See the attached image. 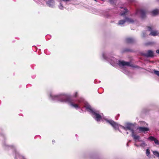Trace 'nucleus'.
Masks as SVG:
<instances>
[{
  "label": "nucleus",
  "mask_w": 159,
  "mask_h": 159,
  "mask_svg": "<svg viewBox=\"0 0 159 159\" xmlns=\"http://www.w3.org/2000/svg\"><path fill=\"white\" fill-rule=\"evenodd\" d=\"M49 97L52 100H57L61 102L67 103L71 107L76 109L81 108L84 104V107L88 111L92 114V116L97 121L104 120L109 123L106 120L108 119L100 115L99 111L93 109L88 104L85 103L83 99L74 100L71 98L70 95L68 94L63 93L58 95H54L52 92L49 93Z\"/></svg>",
  "instance_id": "nucleus-1"
},
{
  "label": "nucleus",
  "mask_w": 159,
  "mask_h": 159,
  "mask_svg": "<svg viewBox=\"0 0 159 159\" xmlns=\"http://www.w3.org/2000/svg\"><path fill=\"white\" fill-rule=\"evenodd\" d=\"M107 54L106 53L103 52L102 54L103 58L109 61L110 63L113 66H115L116 64H118L120 67H122L124 66H130V63L126 62L124 61L118 60L115 58L111 57V58L107 57Z\"/></svg>",
  "instance_id": "nucleus-2"
},
{
  "label": "nucleus",
  "mask_w": 159,
  "mask_h": 159,
  "mask_svg": "<svg viewBox=\"0 0 159 159\" xmlns=\"http://www.w3.org/2000/svg\"><path fill=\"white\" fill-rule=\"evenodd\" d=\"M106 120L115 129H118V128L120 127L126 131L129 130L132 133V132L134 131L133 129L134 125L132 124L128 123L126 124L125 126V127L118 124L112 120Z\"/></svg>",
  "instance_id": "nucleus-3"
},
{
  "label": "nucleus",
  "mask_w": 159,
  "mask_h": 159,
  "mask_svg": "<svg viewBox=\"0 0 159 159\" xmlns=\"http://www.w3.org/2000/svg\"><path fill=\"white\" fill-rule=\"evenodd\" d=\"M121 9L120 15L121 16L124 17L125 19L123 20H120L118 23V24L122 26L126 22L129 23H133L134 22V20L133 19L130 18L125 17V16L128 14V11L125 8H121Z\"/></svg>",
  "instance_id": "nucleus-4"
},
{
  "label": "nucleus",
  "mask_w": 159,
  "mask_h": 159,
  "mask_svg": "<svg viewBox=\"0 0 159 159\" xmlns=\"http://www.w3.org/2000/svg\"><path fill=\"white\" fill-rule=\"evenodd\" d=\"M145 14V11L143 9L137 10L136 12V15L141 16L142 18L144 17Z\"/></svg>",
  "instance_id": "nucleus-5"
},
{
  "label": "nucleus",
  "mask_w": 159,
  "mask_h": 159,
  "mask_svg": "<svg viewBox=\"0 0 159 159\" xmlns=\"http://www.w3.org/2000/svg\"><path fill=\"white\" fill-rule=\"evenodd\" d=\"M46 3L48 6L52 8L54 7L55 5L54 0H48L46 2Z\"/></svg>",
  "instance_id": "nucleus-6"
},
{
  "label": "nucleus",
  "mask_w": 159,
  "mask_h": 159,
  "mask_svg": "<svg viewBox=\"0 0 159 159\" xmlns=\"http://www.w3.org/2000/svg\"><path fill=\"white\" fill-rule=\"evenodd\" d=\"M137 129L139 130L140 132H145V131H148L149 130V129L147 127H138Z\"/></svg>",
  "instance_id": "nucleus-7"
},
{
  "label": "nucleus",
  "mask_w": 159,
  "mask_h": 159,
  "mask_svg": "<svg viewBox=\"0 0 159 159\" xmlns=\"http://www.w3.org/2000/svg\"><path fill=\"white\" fill-rule=\"evenodd\" d=\"M132 136L133 138L134 139L135 141L138 140V141H139V140H140V137L135 134L134 131L132 132Z\"/></svg>",
  "instance_id": "nucleus-8"
},
{
  "label": "nucleus",
  "mask_w": 159,
  "mask_h": 159,
  "mask_svg": "<svg viewBox=\"0 0 159 159\" xmlns=\"http://www.w3.org/2000/svg\"><path fill=\"white\" fill-rule=\"evenodd\" d=\"M144 55L147 57H152L153 56V52L151 50H148L147 53L144 54Z\"/></svg>",
  "instance_id": "nucleus-9"
},
{
  "label": "nucleus",
  "mask_w": 159,
  "mask_h": 159,
  "mask_svg": "<svg viewBox=\"0 0 159 159\" xmlns=\"http://www.w3.org/2000/svg\"><path fill=\"white\" fill-rule=\"evenodd\" d=\"M159 34V32L157 31H152L149 34V35H151L153 36H156Z\"/></svg>",
  "instance_id": "nucleus-10"
},
{
  "label": "nucleus",
  "mask_w": 159,
  "mask_h": 159,
  "mask_svg": "<svg viewBox=\"0 0 159 159\" xmlns=\"http://www.w3.org/2000/svg\"><path fill=\"white\" fill-rule=\"evenodd\" d=\"M159 12V10L157 9H155L151 12V14L153 16L157 14Z\"/></svg>",
  "instance_id": "nucleus-11"
},
{
  "label": "nucleus",
  "mask_w": 159,
  "mask_h": 159,
  "mask_svg": "<svg viewBox=\"0 0 159 159\" xmlns=\"http://www.w3.org/2000/svg\"><path fill=\"white\" fill-rule=\"evenodd\" d=\"M139 141L142 142V143L140 144V146L144 147L147 145V144L144 141L142 140H139Z\"/></svg>",
  "instance_id": "nucleus-12"
},
{
  "label": "nucleus",
  "mask_w": 159,
  "mask_h": 159,
  "mask_svg": "<svg viewBox=\"0 0 159 159\" xmlns=\"http://www.w3.org/2000/svg\"><path fill=\"white\" fill-rule=\"evenodd\" d=\"M58 7L61 10H63L64 8V7L61 2L60 1L59 5H58Z\"/></svg>",
  "instance_id": "nucleus-13"
},
{
  "label": "nucleus",
  "mask_w": 159,
  "mask_h": 159,
  "mask_svg": "<svg viewBox=\"0 0 159 159\" xmlns=\"http://www.w3.org/2000/svg\"><path fill=\"white\" fill-rule=\"evenodd\" d=\"M134 40L131 38H128L126 39V41L128 43H131L133 42Z\"/></svg>",
  "instance_id": "nucleus-14"
},
{
  "label": "nucleus",
  "mask_w": 159,
  "mask_h": 159,
  "mask_svg": "<svg viewBox=\"0 0 159 159\" xmlns=\"http://www.w3.org/2000/svg\"><path fill=\"white\" fill-rule=\"evenodd\" d=\"M17 157H18L21 159H25L23 157L20 156L19 153H16V157L17 158Z\"/></svg>",
  "instance_id": "nucleus-15"
},
{
  "label": "nucleus",
  "mask_w": 159,
  "mask_h": 159,
  "mask_svg": "<svg viewBox=\"0 0 159 159\" xmlns=\"http://www.w3.org/2000/svg\"><path fill=\"white\" fill-rule=\"evenodd\" d=\"M153 154L155 156L159 157V152L157 151H153Z\"/></svg>",
  "instance_id": "nucleus-16"
},
{
  "label": "nucleus",
  "mask_w": 159,
  "mask_h": 159,
  "mask_svg": "<svg viewBox=\"0 0 159 159\" xmlns=\"http://www.w3.org/2000/svg\"><path fill=\"white\" fill-rule=\"evenodd\" d=\"M150 154V152H149V149H147L146 151V154L147 156H149Z\"/></svg>",
  "instance_id": "nucleus-17"
},
{
  "label": "nucleus",
  "mask_w": 159,
  "mask_h": 159,
  "mask_svg": "<svg viewBox=\"0 0 159 159\" xmlns=\"http://www.w3.org/2000/svg\"><path fill=\"white\" fill-rule=\"evenodd\" d=\"M155 139V138L152 136H150L148 138V139L152 141H154Z\"/></svg>",
  "instance_id": "nucleus-18"
},
{
  "label": "nucleus",
  "mask_w": 159,
  "mask_h": 159,
  "mask_svg": "<svg viewBox=\"0 0 159 159\" xmlns=\"http://www.w3.org/2000/svg\"><path fill=\"white\" fill-rule=\"evenodd\" d=\"M154 74L157 75L158 76H159V71L154 70Z\"/></svg>",
  "instance_id": "nucleus-19"
},
{
  "label": "nucleus",
  "mask_w": 159,
  "mask_h": 159,
  "mask_svg": "<svg viewBox=\"0 0 159 159\" xmlns=\"http://www.w3.org/2000/svg\"><path fill=\"white\" fill-rule=\"evenodd\" d=\"M154 141L155 143L157 145H159V141H158L157 139H155Z\"/></svg>",
  "instance_id": "nucleus-20"
},
{
  "label": "nucleus",
  "mask_w": 159,
  "mask_h": 159,
  "mask_svg": "<svg viewBox=\"0 0 159 159\" xmlns=\"http://www.w3.org/2000/svg\"><path fill=\"white\" fill-rule=\"evenodd\" d=\"M146 33H147V32H146L145 33H143V34H142V37H146Z\"/></svg>",
  "instance_id": "nucleus-21"
},
{
  "label": "nucleus",
  "mask_w": 159,
  "mask_h": 159,
  "mask_svg": "<svg viewBox=\"0 0 159 159\" xmlns=\"http://www.w3.org/2000/svg\"><path fill=\"white\" fill-rule=\"evenodd\" d=\"M77 94H78V92H76L74 95H73V96L74 97H76L77 96Z\"/></svg>",
  "instance_id": "nucleus-22"
},
{
  "label": "nucleus",
  "mask_w": 159,
  "mask_h": 159,
  "mask_svg": "<svg viewBox=\"0 0 159 159\" xmlns=\"http://www.w3.org/2000/svg\"><path fill=\"white\" fill-rule=\"evenodd\" d=\"M61 2V1H63L65 2H67L68 1H70V0H59Z\"/></svg>",
  "instance_id": "nucleus-23"
},
{
  "label": "nucleus",
  "mask_w": 159,
  "mask_h": 159,
  "mask_svg": "<svg viewBox=\"0 0 159 159\" xmlns=\"http://www.w3.org/2000/svg\"><path fill=\"white\" fill-rule=\"evenodd\" d=\"M152 30V29L150 27H148V30L149 31H150Z\"/></svg>",
  "instance_id": "nucleus-24"
},
{
  "label": "nucleus",
  "mask_w": 159,
  "mask_h": 159,
  "mask_svg": "<svg viewBox=\"0 0 159 159\" xmlns=\"http://www.w3.org/2000/svg\"><path fill=\"white\" fill-rule=\"evenodd\" d=\"M129 1L130 2H133L134 1V0H129Z\"/></svg>",
  "instance_id": "nucleus-25"
},
{
  "label": "nucleus",
  "mask_w": 159,
  "mask_h": 159,
  "mask_svg": "<svg viewBox=\"0 0 159 159\" xmlns=\"http://www.w3.org/2000/svg\"><path fill=\"white\" fill-rule=\"evenodd\" d=\"M156 52L157 53H159V49L157 50L156 51Z\"/></svg>",
  "instance_id": "nucleus-26"
},
{
  "label": "nucleus",
  "mask_w": 159,
  "mask_h": 159,
  "mask_svg": "<svg viewBox=\"0 0 159 159\" xmlns=\"http://www.w3.org/2000/svg\"><path fill=\"white\" fill-rule=\"evenodd\" d=\"M135 145L137 147H139V146L138 145H137L136 144H135Z\"/></svg>",
  "instance_id": "nucleus-27"
},
{
  "label": "nucleus",
  "mask_w": 159,
  "mask_h": 159,
  "mask_svg": "<svg viewBox=\"0 0 159 159\" xmlns=\"http://www.w3.org/2000/svg\"><path fill=\"white\" fill-rule=\"evenodd\" d=\"M55 142V141H53V140L52 141V142Z\"/></svg>",
  "instance_id": "nucleus-28"
},
{
  "label": "nucleus",
  "mask_w": 159,
  "mask_h": 159,
  "mask_svg": "<svg viewBox=\"0 0 159 159\" xmlns=\"http://www.w3.org/2000/svg\"><path fill=\"white\" fill-rule=\"evenodd\" d=\"M127 146H128V143L127 144Z\"/></svg>",
  "instance_id": "nucleus-29"
},
{
  "label": "nucleus",
  "mask_w": 159,
  "mask_h": 159,
  "mask_svg": "<svg viewBox=\"0 0 159 159\" xmlns=\"http://www.w3.org/2000/svg\"><path fill=\"white\" fill-rule=\"evenodd\" d=\"M128 134V132H127V134Z\"/></svg>",
  "instance_id": "nucleus-30"
},
{
  "label": "nucleus",
  "mask_w": 159,
  "mask_h": 159,
  "mask_svg": "<svg viewBox=\"0 0 159 159\" xmlns=\"http://www.w3.org/2000/svg\"><path fill=\"white\" fill-rule=\"evenodd\" d=\"M95 1H96V0H94Z\"/></svg>",
  "instance_id": "nucleus-31"
}]
</instances>
